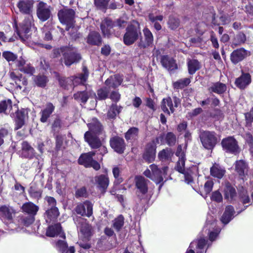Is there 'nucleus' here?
<instances>
[{
	"mask_svg": "<svg viewBox=\"0 0 253 253\" xmlns=\"http://www.w3.org/2000/svg\"><path fill=\"white\" fill-rule=\"evenodd\" d=\"M222 147L227 152L235 154L238 152V147L236 140L233 137L223 139L221 142Z\"/></svg>",
	"mask_w": 253,
	"mask_h": 253,
	"instance_id": "21",
	"label": "nucleus"
},
{
	"mask_svg": "<svg viewBox=\"0 0 253 253\" xmlns=\"http://www.w3.org/2000/svg\"><path fill=\"white\" fill-rule=\"evenodd\" d=\"M203 230L208 234L209 241L204 238L193 241L190 243L185 253H206L208 248L216 239L221 230L220 228L217 227L216 221L211 222L209 220L207 221Z\"/></svg>",
	"mask_w": 253,
	"mask_h": 253,
	"instance_id": "1",
	"label": "nucleus"
},
{
	"mask_svg": "<svg viewBox=\"0 0 253 253\" xmlns=\"http://www.w3.org/2000/svg\"><path fill=\"white\" fill-rule=\"evenodd\" d=\"M211 174L217 178H221L225 174V169L219 165L215 164L210 169Z\"/></svg>",
	"mask_w": 253,
	"mask_h": 253,
	"instance_id": "35",
	"label": "nucleus"
},
{
	"mask_svg": "<svg viewBox=\"0 0 253 253\" xmlns=\"http://www.w3.org/2000/svg\"><path fill=\"white\" fill-rule=\"evenodd\" d=\"M92 94L93 96H96L94 93L90 91H79L74 94V98L76 100L81 101L82 102L85 103L89 96H91Z\"/></svg>",
	"mask_w": 253,
	"mask_h": 253,
	"instance_id": "36",
	"label": "nucleus"
},
{
	"mask_svg": "<svg viewBox=\"0 0 253 253\" xmlns=\"http://www.w3.org/2000/svg\"><path fill=\"white\" fill-rule=\"evenodd\" d=\"M55 107L51 103H48L46 105L44 109L41 111L40 112L41 118L40 121L42 123H45L47 122L48 119L50 116L51 114L54 110Z\"/></svg>",
	"mask_w": 253,
	"mask_h": 253,
	"instance_id": "30",
	"label": "nucleus"
},
{
	"mask_svg": "<svg viewBox=\"0 0 253 253\" xmlns=\"http://www.w3.org/2000/svg\"><path fill=\"white\" fill-rule=\"evenodd\" d=\"M211 200L216 202H220L222 200V196L218 191H215L212 193Z\"/></svg>",
	"mask_w": 253,
	"mask_h": 253,
	"instance_id": "62",
	"label": "nucleus"
},
{
	"mask_svg": "<svg viewBox=\"0 0 253 253\" xmlns=\"http://www.w3.org/2000/svg\"><path fill=\"white\" fill-rule=\"evenodd\" d=\"M251 75L242 72L241 75L235 80V84L239 89H244L251 83Z\"/></svg>",
	"mask_w": 253,
	"mask_h": 253,
	"instance_id": "23",
	"label": "nucleus"
},
{
	"mask_svg": "<svg viewBox=\"0 0 253 253\" xmlns=\"http://www.w3.org/2000/svg\"><path fill=\"white\" fill-rule=\"evenodd\" d=\"M127 20L124 17L118 19L113 22L111 19L105 18L100 25V28L102 34L104 36L109 37L112 33L111 29L113 28L122 29L125 28L127 25Z\"/></svg>",
	"mask_w": 253,
	"mask_h": 253,
	"instance_id": "4",
	"label": "nucleus"
},
{
	"mask_svg": "<svg viewBox=\"0 0 253 253\" xmlns=\"http://www.w3.org/2000/svg\"><path fill=\"white\" fill-rule=\"evenodd\" d=\"M123 81L122 77L119 75H115L110 76L105 82V85L108 88H116L119 86Z\"/></svg>",
	"mask_w": 253,
	"mask_h": 253,
	"instance_id": "27",
	"label": "nucleus"
},
{
	"mask_svg": "<svg viewBox=\"0 0 253 253\" xmlns=\"http://www.w3.org/2000/svg\"><path fill=\"white\" fill-rule=\"evenodd\" d=\"M224 195L225 199L229 201H232L234 200L236 195V190L234 187L231 185L229 183L225 184L224 190Z\"/></svg>",
	"mask_w": 253,
	"mask_h": 253,
	"instance_id": "33",
	"label": "nucleus"
},
{
	"mask_svg": "<svg viewBox=\"0 0 253 253\" xmlns=\"http://www.w3.org/2000/svg\"><path fill=\"white\" fill-rule=\"evenodd\" d=\"M29 194L30 196L35 199H39L41 198L42 192L40 190H36L35 188L31 187L29 189Z\"/></svg>",
	"mask_w": 253,
	"mask_h": 253,
	"instance_id": "60",
	"label": "nucleus"
},
{
	"mask_svg": "<svg viewBox=\"0 0 253 253\" xmlns=\"http://www.w3.org/2000/svg\"><path fill=\"white\" fill-rule=\"evenodd\" d=\"M172 155L171 150L166 148L161 151L158 154L159 159L162 161H169Z\"/></svg>",
	"mask_w": 253,
	"mask_h": 253,
	"instance_id": "42",
	"label": "nucleus"
},
{
	"mask_svg": "<svg viewBox=\"0 0 253 253\" xmlns=\"http://www.w3.org/2000/svg\"><path fill=\"white\" fill-rule=\"evenodd\" d=\"M47 236L50 237H54L55 236H59L63 239H65V234L62 231L60 223H56L53 225L49 226L46 232Z\"/></svg>",
	"mask_w": 253,
	"mask_h": 253,
	"instance_id": "24",
	"label": "nucleus"
},
{
	"mask_svg": "<svg viewBox=\"0 0 253 253\" xmlns=\"http://www.w3.org/2000/svg\"><path fill=\"white\" fill-rule=\"evenodd\" d=\"M95 5L99 9L104 10L108 7L110 0H94Z\"/></svg>",
	"mask_w": 253,
	"mask_h": 253,
	"instance_id": "53",
	"label": "nucleus"
},
{
	"mask_svg": "<svg viewBox=\"0 0 253 253\" xmlns=\"http://www.w3.org/2000/svg\"><path fill=\"white\" fill-rule=\"evenodd\" d=\"M235 211L232 206L226 207L225 211L221 217V221L224 224L228 223L234 217Z\"/></svg>",
	"mask_w": 253,
	"mask_h": 253,
	"instance_id": "26",
	"label": "nucleus"
},
{
	"mask_svg": "<svg viewBox=\"0 0 253 253\" xmlns=\"http://www.w3.org/2000/svg\"><path fill=\"white\" fill-rule=\"evenodd\" d=\"M56 248L61 253H74V247H70L69 249L67 243L64 240H59L56 244Z\"/></svg>",
	"mask_w": 253,
	"mask_h": 253,
	"instance_id": "34",
	"label": "nucleus"
},
{
	"mask_svg": "<svg viewBox=\"0 0 253 253\" xmlns=\"http://www.w3.org/2000/svg\"><path fill=\"white\" fill-rule=\"evenodd\" d=\"M245 118L246 122V127L250 129L252 127V122L253 121V108L251 111L245 114Z\"/></svg>",
	"mask_w": 253,
	"mask_h": 253,
	"instance_id": "51",
	"label": "nucleus"
},
{
	"mask_svg": "<svg viewBox=\"0 0 253 253\" xmlns=\"http://www.w3.org/2000/svg\"><path fill=\"white\" fill-rule=\"evenodd\" d=\"M185 158L180 157L176 163V169L183 175L185 183L190 184L193 182V177L191 174V171L185 169Z\"/></svg>",
	"mask_w": 253,
	"mask_h": 253,
	"instance_id": "16",
	"label": "nucleus"
},
{
	"mask_svg": "<svg viewBox=\"0 0 253 253\" xmlns=\"http://www.w3.org/2000/svg\"><path fill=\"white\" fill-rule=\"evenodd\" d=\"M20 71L31 76L34 73L35 69L29 64H27L24 66V67L20 68Z\"/></svg>",
	"mask_w": 253,
	"mask_h": 253,
	"instance_id": "57",
	"label": "nucleus"
},
{
	"mask_svg": "<svg viewBox=\"0 0 253 253\" xmlns=\"http://www.w3.org/2000/svg\"><path fill=\"white\" fill-rule=\"evenodd\" d=\"M87 41L89 44L98 45L101 42V38L98 33L93 31L88 35Z\"/></svg>",
	"mask_w": 253,
	"mask_h": 253,
	"instance_id": "37",
	"label": "nucleus"
},
{
	"mask_svg": "<svg viewBox=\"0 0 253 253\" xmlns=\"http://www.w3.org/2000/svg\"><path fill=\"white\" fill-rule=\"evenodd\" d=\"M86 196L87 191L86 188L84 187L78 189L76 191L75 196L76 198L85 197Z\"/></svg>",
	"mask_w": 253,
	"mask_h": 253,
	"instance_id": "61",
	"label": "nucleus"
},
{
	"mask_svg": "<svg viewBox=\"0 0 253 253\" xmlns=\"http://www.w3.org/2000/svg\"><path fill=\"white\" fill-rule=\"evenodd\" d=\"M22 209L23 212L27 213L29 216L35 217L39 210V208L32 202H27L23 205Z\"/></svg>",
	"mask_w": 253,
	"mask_h": 253,
	"instance_id": "28",
	"label": "nucleus"
},
{
	"mask_svg": "<svg viewBox=\"0 0 253 253\" xmlns=\"http://www.w3.org/2000/svg\"><path fill=\"white\" fill-rule=\"evenodd\" d=\"M161 62L163 66L169 71H173L177 68L175 61L168 56H163Z\"/></svg>",
	"mask_w": 253,
	"mask_h": 253,
	"instance_id": "29",
	"label": "nucleus"
},
{
	"mask_svg": "<svg viewBox=\"0 0 253 253\" xmlns=\"http://www.w3.org/2000/svg\"><path fill=\"white\" fill-rule=\"evenodd\" d=\"M108 93L107 87L102 88L98 90L97 98L100 100L105 99L108 96Z\"/></svg>",
	"mask_w": 253,
	"mask_h": 253,
	"instance_id": "55",
	"label": "nucleus"
},
{
	"mask_svg": "<svg viewBox=\"0 0 253 253\" xmlns=\"http://www.w3.org/2000/svg\"><path fill=\"white\" fill-rule=\"evenodd\" d=\"M190 81L189 79L184 78L173 83V86L174 88L181 89L187 86L190 83Z\"/></svg>",
	"mask_w": 253,
	"mask_h": 253,
	"instance_id": "49",
	"label": "nucleus"
},
{
	"mask_svg": "<svg viewBox=\"0 0 253 253\" xmlns=\"http://www.w3.org/2000/svg\"><path fill=\"white\" fill-rule=\"evenodd\" d=\"M166 139L168 144L170 146L174 145L176 141V137L172 132L168 133Z\"/></svg>",
	"mask_w": 253,
	"mask_h": 253,
	"instance_id": "59",
	"label": "nucleus"
},
{
	"mask_svg": "<svg viewBox=\"0 0 253 253\" xmlns=\"http://www.w3.org/2000/svg\"><path fill=\"white\" fill-rule=\"evenodd\" d=\"M25 114L24 111H17L16 112V129L20 128L24 124Z\"/></svg>",
	"mask_w": 253,
	"mask_h": 253,
	"instance_id": "41",
	"label": "nucleus"
},
{
	"mask_svg": "<svg viewBox=\"0 0 253 253\" xmlns=\"http://www.w3.org/2000/svg\"><path fill=\"white\" fill-rule=\"evenodd\" d=\"M2 56L8 61H15L17 56L16 55L14 54L11 52L10 51H4L2 53Z\"/></svg>",
	"mask_w": 253,
	"mask_h": 253,
	"instance_id": "56",
	"label": "nucleus"
},
{
	"mask_svg": "<svg viewBox=\"0 0 253 253\" xmlns=\"http://www.w3.org/2000/svg\"><path fill=\"white\" fill-rule=\"evenodd\" d=\"M74 221L80 229V238L85 241H88L92 235L91 226L87 222L86 219L82 217H76L74 218Z\"/></svg>",
	"mask_w": 253,
	"mask_h": 253,
	"instance_id": "7",
	"label": "nucleus"
},
{
	"mask_svg": "<svg viewBox=\"0 0 253 253\" xmlns=\"http://www.w3.org/2000/svg\"><path fill=\"white\" fill-rule=\"evenodd\" d=\"M14 214V210L11 207L2 206L0 207V219L6 224L11 222Z\"/></svg>",
	"mask_w": 253,
	"mask_h": 253,
	"instance_id": "18",
	"label": "nucleus"
},
{
	"mask_svg": "<svg viewBox=\"0 0 253 253\" xmlns=\"http://www.w3.org/2000/svg\"><path fill=\"white\" fill-rule=\"evenodd\" d=\"M51 7L46 3L40 1L37 6V15L42 22L48 20L51 16Z\"/></svg>",
	"mask_w": 253,
	"mask_h": 253,
	"instance_id": "13",
	"label": "nucleus"
},
{
	"mask_svg": "<svg viewBox=\"0 0 253 253\" xmlns=\"http://www.w3.org/2000/svg\"><path fill=\"white\" fill-rule=\"evenodd\" d=\"M88 130L84 134V139L92 149H98L102 145V142L98 137L103 128L99 121L92 118L87 123Z\"/></svg>",
	"mask_w": 253,
	"mask_h": 253,
	"instance_id": "3",
	"label": "nucleus"
},
{
	"mask_svg": "<svg viewBox=\"0 0 253 253\" xmlns=\"http://www.w3.org/2000/svg\"><path fill=\"white\" fill-rule=\"evenodd\" d=\"M111 147L118 153H124L126 145L124 140L119 137H114L110 139Z\"/></svg>",
	"mask_w": 253,
	"mask_h": 253,
	"instance_id": "25",
	"label": "nucleus"
},
{
	"mask_svg": "<svg viewBox=\"0 0 253 253\" xmlns=\"http://www.w3.org/2000/svg\"><path fill=\"white\" fill-rule=\"evenodd\" d=\"M135 182L138 195H145L148 192L150 181L142 176H137L135 178Z\"/></svg>",
	"mask_w": 253,
	"mask_h": 253,
	"instance_id": "19",
	"label": "nucleus"
},
{
	"mask_svg": "<svg viewBox=\"0 0 253 253\" xmlns=\"http://www.w3.org/2000/svg\"><path fill=\"white\" fill-rule=\"evenodd\" d=\"M144 39H140L138 43V47L141 49H145L152 44L154 41L153 36L151 32L147 28L143 30Z\"/></svg>",
	"mask_w": 253,
	"mask_h": 253,
	"instance_id": "20",
	"label": "nucleus"
},
{
	"mask_svg": "<svg viewBox=\"0 0 253 253\" xmlns=\"http://www.w3.org/2000/svg\"><path fill=\"white\" fill-rule=\"evenodd\" d=\"M188 72L190 74H194L201 68L200 62L196 59H189L187 63Z\"/></svg>",
	"mask_w": 253,
	"mask_h": 253,
	"instance_id": "39",
	"label": "nucleus"
},
{
	"mask_svg": "<svg viewBox=\"0 0 253 253\" xmlns=\"http://www.w3.org/2000/svg\"><path fill=\"white\" fill-rule=\"evenodd\" d=\"M246 41V36L245 34L240 32L234 38V43L236 45H240L244 43Z\"/></svg>",
	"mask_w": 253,
	"mask_h": 253,
	"instance_id": "52",
	"label": "nucleus"
},
{
	"mask_svg": "<svg viewBox=\"0 0 253 253\" xmlns=\"http://www.w3.org/2000/svg\"><path fill=\"white\" fill-rule=\"evenodd\" d=\"M149 168L152 172V180L156 184H161L164 180V177L167 173L168 168L164 167L162 169L158 168L155 164L151 165Z\"/></svg>",
	"mask_w": 253,
	"mask_h": 253,
	"instance_id": "15",
	"label": "nucleus"
},
{
	"mask_svg": "<svg viewBox=\"0 0 253 253\" xmlns=\"http://www.w3.org/2000/svg\"><path fill=\"white\" fill-rule=\"evenodd\" d=\"M65 48V46L62 47L60 48H56L54 49L53 50V57H59L60 54L62 53L63 57L64 56V49Z\"/></svg>",
	"mask_w": 253,
	"mask_h": 253,
	"instance_id": "64",
	"label": "nucleus"
},
{
	"mask_svg": "<svg viewBox=\"0 0 253 253\" xmlns=\"http://www.w3.org/2000/svg\"><path fill=\"white\" fill-rule=\"evenodd\" d=\"M81 58V55L76 48L72 46H65L63 59L67 66L79 62Z\"/></svg>",
	"mask_w": 253,
	"mask_h": 253,
	"instance_id": "8",
	"label": "nucleus"
},
{
	"mask_svg": "<svg viewBox=\"0 0 253 253\" xmlns=\"http://www.w3.org/2000/svg\"><path fill=\"white\" fill-rule=\"evenodd\" d=\"M94 184L103 193H104L109 184V178L107 174H100L94 177Z\"/></svg>",
	"mask_w": 253,
	"mask_h": 253,
	"instance_id": "17",
	"label": "nucleus"
},
{
	"mask_svg": "<svg viewBox=\"0 0 253 253\" xmlns=\"http://www.w3.org/2000/svg\"><path fill=\"white\" fill-rule=\"evenodd\" d=\"M33 5V0H19L17 4L20 12L27 15L23 22L20 24L19 27L16 26L17 34L23 42L29 40L31 37V29L34 22L32 14Z\"/></svg>",
	"mask_w": 253,
	"mask_h": 253,
	"instance_id": "2",
	"label": "nucleus"
},
{
	"mask_svg": "<svg viewBox=\"0 0 253 253\" xmlns=\"http://www.w3.org/2000/svg\"><path fill=\"white\" fill-rule=\"evenodd\" d=\"M59 215L57 208H49L45 212V220L47 223H50L55 221Z\"/></svg>",
	"mask_w": 253,
	"mask_h": 253,
	"instance_id": "32",
	"label": "nucleus"
},
{
	"mask_svg": "<svg viewBox=\"0 0 253 253\" xmlns=\"http://www.w3.org/2000/svg\"><path fill=\"white\" fill-rule=\"evenodd\" d=\"M213 185V182L212 180H209L206 181L204 186V190L205 195L209 194L212 190Z\"/></svg>",
	"mask_w": 253,
	"mask_h": 253,
	"instance_id": "58",
	"label": "nucleus"
},
{
	"mask_svg": "<svg viewBox=\"0 0 253 253\" xmlns=\"http://www.w3.org/2000/svg\"><path fill=\"white\" fill-rule=\"evenodd\" d=\"M162 110L169 115L170 113H173L174 111V107L172 103V100L170 97H168L163 99L161 104Z\"/></svg>",
	"mask_w": 253,
	"mask_h": 253,
	"instance_id": "31",
	"label": "nucleus"
},
{
	"mask_svg": "<svg viewBox=\"0 0 253 253\" xmlns=\"http://www.w3.org/2000/svg\"><path fill=\"white\" fill-rule=\"evenodd\" d=\"M112 173L115 178L114 185H118L123 181V179L120 175L121 169L118 167L115 166L113 168Z\"/></svg>",
	"mask_w": 253,
	"mask_h": 253,
	"instance_id": "44",
	"label": "nucleus"
},
{
	"mask_svg": "<svg viewBox=\"0 0 253 253\" xmlns=\"http://www.w3.org/2000/svg\"><path fill=\"white\" fill-rule=\"evenodd\" d=\"M88 71L87 68L84 66L83 68V73L78 76H72L69 78L64 77H58V81L60 85L66 88L67 84L72 83L74 86L79 84H84L86 82L88 77Z\"/></svg>",
	"mask_w": 253,
	"mask_h": 253,
	"instance_id": "5",
	"label": "nucleus"
},
{
	"mask_svg": "<svg viewBox=\"0 0 253 253\" xmlns=\"http://www.w3.org/2000/svg\"><path fill=\"white\" fill-rule=\"evenodd\" d=\"M74 211L78 214L89 217L93 213V204L86 200L83 203L78 204Z\"/></svg>",
	"mask_w": 253,
	"mask_h": 253,
	"instance_id": "14",
	"label": "nucleus"
},
{
	"mask_svg": "<svg viewBox=\"0 0 253 253\" xmlns=\"http://www.w3.org/2000/svg\"><path fill=\"white\" fill-rule=\"evenodd\" d=\"M250 55V51L245 49L243 48H240L234 50L231 54L230 59L231 62L236 64L239 62L242 61L248 56Z\"/></svg>",
	"mask_w": 253,
	"mask_h": 253,
	"instance_id": "22",
	"label": "nucleus"
},
{
	"mask_svg": "<svg viewBox=\"0 0 253 253\" xmlns=\"http://www.w3.org/2000/svg\"><path fill=\"white\" fill-rule=\"evenodd\" d=\"M121 108L118 107L116 104H112L109 110L107 116L109 119H114L117 114H118L121 110Z\"/></svg>",
	"mask_w": 253,
	"mask_h": 253,
	"instance_id": "46",
	"label": "nucleus"
},
{
	"mask_svg": "<svg viewBox=\"0 0 253 253\" xmlns=\"http://www.w3.org/2000/svg\"><path fill=\"white\" fill-rule=\"evenodd\" d=\"M34 82L39 87H44L48 81L47 77L44 75H38L34 77Z\"/></svg>",
	"mask_w": 253,
	"mask_h": 253,
	"instance_id": "45",
	"label": "nucleus"
},
{
	"mask_svg": "<svg viewBox=\"0 0 253 253\" xmlns=\"http://www.w3.org/2000/svg\"><path fill=\"white\" fill-rule=\"evenodd\" d=\"M75 15V11L70 8H64L58 11V18L61 23L66 25L67 31H69L71 28L74 29Z\"/></svg>",
	"mask_w": 253,
	"mask_h": 253,
	"instance_id": "6",
	"label": "nucleus"
},
{
	"mask_svg": "<svg viewBox=\"0 0 253 253\" xmlns=\"http://www.w3.org/2000/svg\"><path fill=\"white\" fill-rule=\"evenodd\" d=\"M240 200L243 205L247 204L250 201L249 196L247 194L246 191H243L240 194Z\"/></svg>",
	"mask_w": 253,
	"mask_h": 253,
	"instance_id": "63",
	"label": "nucleus"
},
{
	"mask_svg": "<svg viewBox=\"0 0 253 253\" xmlns=\"http://www.w3.org/2000/svg\"><path fill=\"white\" fill-rule=\"evenodd\" d=\"M169 27L171 30L177 29L180 25V20L174 16H170L168 22Z\"/></svg>",
	"mask_w": 253,
	"mask_h": 253,
	"instance_id": "47",
	"label": "nucleus"
},
{
	"mask_svg": "<svg viewBox=\"0 0 253 253\" xmlns=\"http://www.w3.org/2000/svg\"><path fill=\"white\" fill-rule=\"evenodd\" d=\"M124 223V218L122 215H120L115 218L113 221V227L117 231H119Z\"/></svg>",
	"mask_w": 253,
	"mask_h": 253,
	"instance_id": "50",
	"label": "nucleus"
},
{
	"mask_svg": "<svg viewBox=\"0 0 253 253\" xmlns=\"http://www.w3.org/2000/svg\"><path fill=\"white\" fill-rule=\"evenodd\" d=\"M138 133V129L137 128L135 127H131L126 133L125 138L127 141L134 140L137 138Z\"/></svg>",
	"mask_w": 253,
	"mask_h": 253,
	"instance_id": "43",
	"label": "nucleus"
},
{
	"mask_svg": "<svg viewBox=\"0 0 253 253\" xmlns=\"http://www.w3.org/2000/svg\"><path fill=\"white\" fill-rule=\"evenodd\" d=\"M140 34L139 30L136 27L132 25L128 26L124 36L125 44L127 45L133 44L138 39Z\"/></svg>",
	"mask_w": 253,
	"mask_h": 253,
	"instance_id": "11",
	"label": "nucleus"
},
{
	"mask_svg": "<svg viewBox=\"0 0 253 253\" xmlns=\"http://www.w3.org/2000/svg\"><path fill=\"white\" fill-rule=\"evenodd\" d=\"M200 137L203 146L207 149H213L217 142V137L213 131H202Z\"/></svg>",
	"mask_w": 253,
	"mask_h": 253,
	"instance_id": "9",
	"label": "nucleus"
},
{
	"mask_svg": "<svg viewBox=\"0 0 253 253\" xmlns=\"http://www.w3.org/2000/svg\"><path fill=\"white\" fill-rule=\"evenodd\" d=\"M162 137H159L147 144L145 151L143 155V158L148 162L153 161L156 156V145L159 143V139L162 140Z\"/></svg>",
	"mask_w": 253,
	"mask_h": 253,
	"instance_id": "12",
	"label": "nucleus"
},
{
	"mask_svg": "<svg viewBox=\"0 0 253 253\" xmlns=\"http://www.w3.org/2000/svg\"><path fill=\"white\" fill-rule=\"evenodd\" d=\"M95 155L94 151L83 154L80 156L78 159L80 165H83L86 168L92 167L97 170L100 168L99 164L93 159V157Z\"/></svg>",
	"mask_w": 253,
	"mask_h": 253,
	"instance_id": "10",
	"label": "nucleus"
},
{
	"mask_svg": "<svg viewBox=\"0 0 253 253\" xmlns=\"http://www.w3.org/2000/svg\"><path fill=\"white\" fill-rule=\"evenodd\" d=\"M226 90V85L219 82L213 84L210 88V90L217 94H221L224 92Z\"/></svg>",
	"mask_w": 253,
	"mask_h": 253,
	"instance_id": "40",
	"label": "nucleus"
},
{
	"mask_svg": "<svg viewBox=\"0 0 253 253\" xmlns=\"http://www.w3.org/2000/svg\"><path fill=\"white\" fill-rule=\"evenodd\" d=\"M12 108L11 101L10 99L4 100L0 102V113H8L7 111Z\"/></svg>",
	"mask_w": 253,
	"mask_h": 253,
	"instance_id": "48",
	"label": "nucleus"
},
{
	"mask_svg": "<svg viewBox=\"0 0 253 253\" xmlns=\"http://www.w3.org/2000/svg\"><path fill=\"white\" fill-rule=\"evenodd\" d=\"M235 169L240 176H244L248 171V166L243 160L237 161L235 164Z\"/></svg>",
	"mask_w": 253,
	"mask_h": 253,
	"instance_id": "38",
	"label": "nucleus"
},
{
	"mask_svg": "<svg viewBox=\"0 0 253 253\" xmlns=\"http://www.w3.org/2000/svg\"><path fill=\"white\" fill-rule=\"evenodd\" d=\"M35 220V217L31 216H22L20 218L21 223L25 226H29L33 223Z\"/></svg>",
	"mask_w": 253,
	"mask_h": 253,
	"instance_id": "54",
	"label": "nucleus"
}]
</instances>
